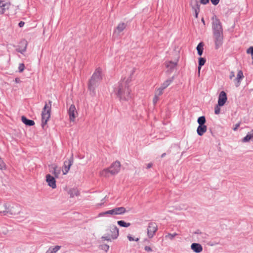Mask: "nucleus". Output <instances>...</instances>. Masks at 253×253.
<instances>
[{"label": "nucleus", "mask_w": 253, "mask_h": 253, "mask_svg": "<svg viewBox=\"0 0 253 253\" xmlns=\"http://www.w3.org/2000/svg\"><path fill=\"white\" fill-rule=\"evenodd\" d=\"M101 74V69L100 68H97L89 81L88 88L90 94L92 96L95 95V88L98 85L99 83L102 79Z\"/></svg>", "instance_id": "obj_2"}, {"label": "nucleus", "mask_w": 253, "mask_h": 253, "mask_svg": "<svg viewBox=\"0 0 253 253\" xmlns=\"http://www.w3.org/2000/svg\"><path fill=\"white\" fill-rule=\"evenodd\" d=\"M126 27V25L125 23H121L118 24L116 28V30L118 32V33H120L125 29Z\"/></svg>", "instance_id": "obj_25"}, {"label": "nucleus", "mask_w": 253, "mask_h": 253, "mask_svg": "<svg viewBox=\"0 0 253 253\" xmlns=\"http://www.w3.org/2000/svg\"><path fill=\"white\" fill-rule=\"evenodd\" d=\"M68 194L71 198H73L75 196H78L80 195V192L77 188H73L69 190Z\"/></svg>", "instance_id": "obj_22"}, {"label": "nucleus", "mask_w": 253, "mask_h": 253, "mask_svg": "<svg viewBox=\"0 0 253 253\" xmlns=\"http://www.w3.org/2000/svg\"><path fill=\"white\" fill-rule=\"evenodd\" d=\"M159 99V96H157V94H155V96L153 99V102L154 104L156 103Z\"/></svg>", "instance_id": "obj_42"}, {"label": "nucleus", "mask_w": 253, "mask_h": 253, "mask_svg": "<svg viewBox=\"0 0 253 253\" xmlns=\"http://www.w3.org/2000/svg\"><path fill=\"white\" fill-rule=\"evenodd\" d=\"M166 155V154L165 153H163L161 155L162 158H164Z\"/></svg>", "instance_id": "obj_51"}, {"label": "nucleus", "mask_w": 253, "mask_h": 253, "mask_svg": "<svg viewBox=\"0 0 253 253\" xmlns=\"http://www.w3.org/2000/svg\"><path fill=\"white\" fill-rule=\"evenodd\" d=\"M179 56L175 59L174 61H169L165 62L166 67L168 68V71L172 72L176 67L178 61Z\"/></svg>", "instance_id": "obj_11"}, {"label": "nucleus", "mask_w": 253, "mask_h": 253, "mask_svg": "<svg viewBox=\"0 0 253 253\" xmlns=\"http://www.w3.org/2000/svg\"><path fill=\"white\" fill-rule=\"evenodd\" d=\"M110 169H105L100 171V175L102 176L107 177L108 176V173H110Z\"/></svg>", "instance_id": "obj_31"}, {"label": "nucleus", "mask_w": 253, "mask_h": 253, "mask_svg": "<svg viewBox=\"0 0 253 253\" xmlns=\"http://www.w3.org/2000/svg\"><path fill=\"white\" fill-rule=\"evenodd\" d=\"M5 167V165L3 162V160L0 158V169H2L3 168H4Z\"/></svg>", "instance_id": "obj_39"}, {"label": "nucleus", "mask_w": 253, "mask_h": 253, "mask_svg": "<svg viewBox=\"0 0 253 253\" xmlns=\"http://www.w3.org/2000/svg\"><path fill=\"white\" fill-rule=\"evenodd\" d=\"M77 112L74 105H71L68 110V115L71 122H74Z\"/></svg>", "instance_id": "obj_13"}, {"label": "nucleus", "mask_w": 253, "mask_h": 253, "mask_svg": "<svg viewBox=\"0 0 253 253\" xmlns=\"http://www.w3.org/2000/svg\"><path fill=\"white\" fill-rule=\"evenodd\" d=\"M1 207H4V210H0V213L6 215L8 214L16 215L18 214L21 211V208L19 205L13 204L12 206L1 205Z\"/></svg>", "instance_id": "obj_4"}, {"label": "nucleus", "mask_w": 253, "mask_h": 253, "mask_svg": "<svg viewBox=\"0 0 253 253\" xmlns=\"http://www.w3.org/2000/svg\"><path fill=\"white\" fill-rule=\"evenodd\" d=\"M10 4L9 2H6L0 0V14H3L6 10H8L9 8Z\"/></svg>", "instance_id": "obj_16"}, {"label": "nucleus", "mask_w": 253, "mask_h": 253, "mask_svg": "<svg viewBox=\"0 0 253 253\" xmlns=\"http://www.w3.org/2000/svg\"><path fill=\"white\" fill-rule=\"evenodd\" d=\"M197 15H198V13H197V12L196 11V14H195V16L196 17H197Z\"/></svg>", "instance_id": "obj_53"}, {"label": "nucleus", "mask_w": 253, "mask_h": 253, "mask_svg": "<svg viewBox=\"0 0 253 253\" xmlns=\"http://www.w3.org/2000/svg\"><path fill=\"white\" fill-rule=\"evenodd\" d=\"M215 39V44L216 48H218L222 44L223 42V33L213 34Z\"/></svg>", "instance_id": "obj_12"}, {"label": "nucleus", "mask_w": 253, "mask_h": 253, "mask_svg": "<svg viewBox=\"0 0 253 253\" xmlns=\"http://www.w3.org/2000/svg\"><path fill=\"white\" fill-rule=\"evenodd\" d=\"M117 223L120 226L124 227H128L130 225V223H127L124 220H119Z\"/></svg>", "instance_id": "obj_27"}, {"label": "nucleus", "mask_w": 253, "mask_h": 253, "mask_svg": "<svg viewBox=\"0 0 253 253\" xmlns=\"http://www.w3.org/2000/svg\"><path fill=\"white\" fill-rule=\"evenodd\" d=\"M247 53H251L253 59V47L251 46L247 50Z\"/></svg>", "instance_id": "obj_37"}, {"label": "nucleus", "mask_w": 253, "mask_h": 253, "mask_svg": "<svg viewBox=\"0 0 253 253\" xmlns=\"http://www.w3.org/2000/svg\"><path fill=\"white\" fill-rule=\"evenodd\" d=\"M26 50V45L24 47V49L20 51V53H23V52L25 51Z\"/></svg>", "instance_id": "obj_50"}, {"label": "nucleus", "mask_w": 253, "mask_h": 253, "mask_svg": "<svg viewBox=\"0 0 253 253\" xmlns=\"http://www.w3.org/2000/svg\"><path fill=\"white\" fill-rule=\"evenodd\" d=\"M73 161L74 158L73 154H72L71 157L69 159L64 161L62 169L63 174H66L68 172L70 167L73 164Z\"/></svg>", "instance_id": "obj_8"}, {"label": "nucleus", "mask_w": 253, "mask_h": 253, "mask_svg": "<svg viewBox=\"0 0 253 253\" xmlns=\"http://www.w3.org/2000/svg\"><path fill=\"white\" fill-rule=\"evenodd\" d=\"M119 235L118 228L115 225H111L109 228L106 230V233L104 235L101 239L108 241H111L112 240L116 239Z\"/></svg>", "instance_id": "obj_3"}, {"label": "nucleus", "mask_w": 253, "mask_h": 253, "mask_svg": "<svg viewBox=\"0 0 253 253\" xmlns=\"http://www.w3.org/2000/svg\"><path fill=\"white\" fill-rule=\"evenodd\" d=\"M206 62V60L205 58L200 57L199 59V67H198V71L199 73H200V71L201 70V67L205 64Z\"/></svg>", "instance_id": "obj_30"}, {"label": "nucleus", "mask_w": 253, "mask_h": 253, "mask_svg": "<svg viewBox=\"0 0 253 253\" xmlns=\"http://www.w3.org/2000/svg\"><path fill=\"white\" fill-rule=\"evenodd\" d=\"M234 77H235L234 72H233V71L231 72H230V76H229L230 79V80H233Z\"/></svg>", "instance_id": "obj_43"}, {"label": "nucleus", "mask_w": 253, "mask_h": 253, "mask_svg": "<svg viewBox=\"0 0 253 253\" xmlns=\"http://www.w3.org/2000/svg\"><path fill=\"white\" fill-rule=\"evenodd\" d=\"M134 72V70L132 69L131 71L129 77L126 80L125 78L121 80L114 88V92L121 101L128 100L131 98L129 83L131 81V76Z\"/></svg>", "instance_id": "obj_1"}, {"label": "nucleus", "mask_w": 253, "mask_h": 253, "mask_svg": "<svg viewBox=\"0 0 253 253\" xmlns=\"http://www.w3.org/2000/svg\"><path fill=\"white\" fill-rule=\"evenodd\" d=\"M244 76L243 72L239 70L238 71L237 77L233 79L235 85L236 87H238L241 84V81L244 78Z\"/></svg>", "instance_id": "obj_17"}, {"label": "nucleus", "mask_w": 253, "mask_h": 253, "mask_svg": "<svg viewBox=\"0 0 253 253\" xmlns=\"http://www.w3.org/2000/svg\"><path fill=\"white\" fill-rule=\"evenodd\" d=\"M16 81L18 82L17 79H16Z\"/></svg>", "instance_id": "obj_57"}, {"label": "nucleus", "mask_w": 253, "mask_h": 253, "mask_svg": "<svg viewBox=\"0 0 253 253\" xmlns=\"http://www.w3.org/2000/svg\"><path fill=\"white\" fill-rule=\"evenodd\" d=\"M49 171L54 175V177L58 178L60 174V168L58 167L55 164H52L49 165Z\"/></svg>", "instance_id": "obj_9"}, {"label": "nucleus", "mask_w": 253, "mask_h": 253, "mask_svg": "<svg viewBox=\"0 0 253 253\" xmlns=\"http://www.w3.org/2000/svg\"><path fill=\"white\" fill-rule=\"evenodd\" d=\"M202 22H203V23H204V19H203V18L202 19Z\"/></svg>", "instance_id": "obj_55"}, {"label": "nucleus", "mask_w": 253, "mask_h": 253, "mask_svg": "<svg viewBox=\"0 0 253 253\" xmlns=\"http://www.w3.org/2000/svg\"><path fill=\"white\" fill-rule=\"evenodd\" d=\"M206 122V119L204 116H201L199 117L198 119V123L199 124V126L204 125V124Z\"/></svg>", "instance_id": "obj_32"}, {"label": "nucleus", "mask_w": 253, "mask_h": 253, "mask_svg": "<svg viewBox=\"0 0 253 253\" xmlns=\"http://www.w3.org/2000/svg\"><path fill=\"white\" fill-rule=\"evenodd\" d=\"M157 230L158 226L155 222H149L147 229L148 237L150 239L152 238L155 235Z\"/></svg>", "instance_id": "obj_7"}, {"label": "nucleus", "mask_w": 253, "mask_h": 253, "mask_svg": "<svg viewBox=\"0 0 253 253\" xmlns=\"http://www.w3.org/2000/svg\"><path fill=\"white\" fill-rule=\"evenodd\" d=\"M227 97L226 93L224 91H221L218 99V106H223L227 101Z\"/></svg>", "instance_id": "obj_14"}, {"label": "nucleus", "mask_w": 253, "mask_h": 253, "mask_svg": "<svg viewBox=\"0 0 253 253\" xmlns=\"http://www.w3.org/2000/svg\"><path fill=\"white\" fill-rule=\"evenodd\" d=\"M107 214H109V215H114L113 210L112 209L111 210H109V211H106L101 212L99 213L98 216H103Z\"/></svg>", "instance_id": "obj_28"}, {"label": "nucleus", "mask_w": 253, "mask_h": 253, "mask_svg": "<svg viewBox=\"0 0 253 253\" xmlns=\"http://www.w3.org/2000/svg\"><path fill=\"white\" fill-rule=\"evenodd\" d=\"M173 79V77L171 79H168L166 80L161 86V87L164 89H165L167 87H168L170 83L172 82Z\"/></svg>", "instance_id": "obj_24"}, {"label": "nucleus", "mask_w": 253, "mask_h": 253, "mask_svg": "<svg viewBox=\"0 0 253 253\" xmlns=\"http://www.w3.org/2000/svg\"><path fill=\"white\" fill-rule=\"evenodd\" d=\"M203 46H204V44L203 43V42H200L199 43V44L198 45V46L197 47V50L198 51V53L200 56L203 53Z\"/></svg>", "instance_id": "obj_29"}, {"label": "nucleus", "mask_w": 253, "mask_h": 253, "mask_svg": "<svg viewBox=\"0 0 253 253\" xmlns=\"http://www.w3.org/2000/svg\"><path fill=\"white\" fill-rule=\"evenodd\" d=\"M202 4H206L209 2V0H200Z\"/></svg>", "instance_id": "obj_45"}, {"label": "nucleus", "mask_w": 253, "mask_h": 253, "mask_svg": "<svg viewBox=\"0 0 253 253\" xmlns=\"http://www.w3.org/2000/svg\"><path fill=\"white\" fill-rule=\"evenodd\" d=\"M60 248L61 247L59 246H56L53 248H50L46 251V253H56V252L60 249Z\"/></svg>", "instance_id": "obj_26"}, {"label": "nucleus", "mask_w": 253, "mask_h": 253, "mask_svg": "<svg viewBox=\"0 0 253 253\" xmlns=\"http://www.w3.org/2000/svg\"><path fill=\"white\" fill-rule=\"evenodd\" d=\"M24 69H25V65H24V64L23 63H20L19 65V67H18L19 72L20 73L24 71Z\"/></svg>", "instance_id": "obj_36"}, {"label": "nucleus", "mask_w": 253, "mask_h": 253, "mask_svg": "<svg viewBox=\"0 0 253 253\" xmlns=\"http://www.w3.org/2000/svg\"><path fill=\"white\" fill-rule=\"evenodd\" d=\"M176 235H177L176 233H173V234L169 233L168 235H166L165 237L167 239L172 240L174 238V237Z\"/></svg>", "instance_id": "obj_33"}, {"label": "nucleus", "mask_w": 253, "mask_h": 253, "mask_svg": "<svg viewBox=\"0 0 253 253\" xmlns=\"http://www.w3.org/2000/svg\"><path fill=\"white\" fill-rule=\"evenodd\" d=\"M51 100L48 101V103H46L42 109V127H43L45 125L50 117V113L51 109Z\"/></svg>", "instance_id": "obj_5"}, {"label": "nucleus", "mask_w": 253, "mask_h": 253, "mask_svg": "<svg viewBox=\"0 0 253 253\" xmlns=\"http://www.w3.org/2000/svg\"><path fill=\"white\" fill-rule=\"evenodd\" d=\"M250 141H253V129L249 132L247 135L244 137L242 140V141L244 143L248 142Z\"/></svg>", "instance_id": "obj_19"}, {"label": "nucleus", "mask_w": 253, "mask_h": 253, "mask_svg": "<svg viewBox=\"0 0 253 253\" xmlns=\"http://www.w3.org/2000/svg\"><path fill=\"white\" fill-rule=\"evenodd\" d=\"M1 205H7V204H0V210L4 211V207H1Z\"/></svg>", "instance_id": "obj_48"}, {"label": "nucleus", "mask_w": 253, "mask_h": 253, "mask_svg": "<svg viewBox=\"0 0 253 253\" xmlns=\"http://www.w3.org/2000/svg\"><path fill=\"white\" fill-rule=\"evenodd\" d=\"M127 238L129 241H133L134 240V238H133L130 234H128Z\"/></svg>", "instance_id": "obj_44"}, {"label": "nucleus", "mask_w": 253, "mask_h": 253, "mask_svg": "<svg viewBox=\"0 0 253 253\" xmlns=\"http://www.w3.org/2000/svg\"><path fill=\"white\" fill-rule=\"evenodd\" d=\"M139 240V239L138 238H136L134 239V241H136V242H137V241H138Z\"/></svg>", "instance_id": "obj_52"}, {"label": "nucleus", "mask_w": 253, "mask_h": 253, "mask_svg": "<svg viewBox=\"0 0 253 253\" xmlns=\"http://www.w3.org/2000/svg\"><path fill=\"white\" fill-rule=\"evenodd\" d=\"M16 81L18 82L17 79H16Z\"/></svg>", "instance_id": "obj_56"}, {"label": "nucleus", "mask_w": 253, "mask_h": 253, "mask_svg": "<svg viewBox=\"0 0 253 253\" xmlns=\"http://www.w3.org/2000/svg\"><path fill=\"white\" fill-rule=\"evenodd\" d=\"M191 249L196 253H200L203 251L202 246L198 243H193L191 245Z\"/></svg>", "instance_id": "obj_18"}, {"label": "nucleus", "mask_w": 253, "mask_h": 253, "mask_svg": "<svg viewBox=\"0 0 253 253\" xmlns=\"http://www.w3.org/2000/svg\"><path fill=\"white\" fill-rule=\"evenodd\" d=\"M144 241H148V240L146 239L144 240Z\"/></svg>", "instance_id": "obj_54"}, {"label": "nucleus", "mask_w": 253, "mask_h": 253, "mask_svg": "<svg viewBox=\"0 0 253 253\" xmlns=\"http://www.w3.org/2000/svg\"><path fill=\"white\" fill-rule=\"evenodd\" d=\"M25 24V23L23 21H20L18 23V26L19 27H23Z\"/></svg>", "instance_id": "obj_46"}, {"label": "nucleus", "mask_w": 253, "mask_h": 253, "mask_svg": "<svg viewBox=\"0 0 253 253\" xmlns=\"http://www.w3.org/2000/svg\"><path fill=\"white\" fill-rule=\"evenodd\" d=\"M152 163H149L147 165V169H150L152 167Z\"/></svg>", "instance_id": "obj_49"}, {"label": "nucleus", "mask_w": 253, "mask_h": 253, "mask_svg": "<svg viewBox=\"0 0 253 253\" xmlns=\"http://www.w3.org/2000/svg\"><path fill=\"white\" fill-rule=\"evenodd\" d=\"M21 120L23 123L28 126H33L35 125V122L32 120L27 119L26 117L23 116L21 117Z\"/></svg>", "instance_id": "obj_21"}, {"label": "nucleus", "mask_w": 253, "mask_h": 253, "mask_svg": "<svg viewBox=\"0 0 253 253\" xmlns=\"http://www.w3.org/2000/svg\"><path fill=\"white\" fill-rule=\"evenodd\" d=\"M121 164L120 162L117 161L113 163L109 168L110 173L112 175L117 174L120 170Z\"/></svg>", "instance_id": "obj_10"}, {"label": "nucleus", "mask_w": 253, "mask_h": 253, "mask_svg": "<svg viewBox=\"0 0 253 253\" xmlns=\"http://www.w3.org/2000/svg\"><path fill=\"white\" fill-rule=\"evenodd\" d=\"M100 249L107 252L109 249V246L107 244H104L100 246Z\"/></svg>", "instance_id": "obj_35"}, {"label": "nucleus", "mask_w": 253, "mask_h": 253, "mask_svg": "<svg viewBox=\"0 0 253 253\" xmlns=\"http://www.w3.org/2000/svg\"><path fill=\"white\" fill-rule=\"evenodd\" d=\"M46 181L48 185L53 189L56 187V180L55 177L48 174L46 175Z\"/></svg>", "instance_id": "obj_15"}, {"label": "nucleus", "mask_w": 253, "mask_h": 253, "mask_svg": "<svg viewBox=\"0 0 253 253\" xmlns=\"http://www.w3.org/2000/svg\"><path fill=\"white\" fill-rule=\"evenodd\" d=\"M212 28L213 34L222 33V28L219 20L216 16H213L212 18Z\"/></svg>", "instance_id": "obj_6"}, {"label": "nucleus", "mask_w": 253, "mask_h": 253, "mask_svg": "<svg viewBox=\"0 0 253 253\" xmlns=\"http://www.w3.org/2000/svg\"><path fill=\"white\" fill-rule=\"evenodd\" d=\"M207 129V127L206 126H205V125L199 126L197 128V133L199 135L202 136L204 134V133L205 132H206Z\"/></svg>", "instance_id": "obj_23"}, {"label": "nucleus", "mask_w": 253, "mask_h": 253, "mask_svg": "<svg viewBox=\"0 0 253 253\" xmlns=\"http://www.w3.org/2000/svg\"><path fill=\"white\" fill-rule=\"evenodd\" d=\"M211 3L213 4V5H217L219 2V0H211Z\"/></svg>", "instance_id": "obj_41"}, {"label": "nucleus", "mask_w": 253, "mask_h": 253, "mask_svg": "<svg viewBox=\"0 0 253 253\" xmlns=\"http://www.w3.org/2000/svg\"><path fill=\"white\" fill-rule=\"evenodd\" d=\"M144 250L145 251L147 252H152V248L149 247V246H145L144 247Z\"/></svg>", "instance_id": "obj_40"}, {"label": "nucleus", "mask_w": 253, "mask_h": 253, "mask_svg": "<svg viewBox=\"0 0 253 253\" xmlns=\"http://www.w3.org/2000/svg\"><path fill=\"white\" fill-rule=\"evenodd\" d=\"M239 126H240L239 123L236 124L235 127L233 128V130L234 131L238 129V128L239 127Z\"/></svg>", "instance_id": "obj_47"}, {"label": "nucleus", "mask_w": 253, "mask_h": 253, "mask_svg": "<svg viewBox=\"0 0 253 253\" xmlns=\"http://www.w3.org/2000/svg\"><path fill=\"white\" fill-rule=\"evenodd\" d=\"M164 89L160 87L158 89L156 94H157V96H160L163 94V90Z\"/></svg>", "instance_id": "obj_38"}, {"label": "nucleus", "mask_w": 253, "mask_h": 253, "mask_svg": "<svg viewBox=\"0 0 253 253\" xmlns=\"http://www.w3.org/2000/svg\"><path fill=\"white\" fill-rule=\"evenodd\" d=\"M221 106H218V104L217 103V104L215 106V108H214V113L215 114H219L220 112V107Z\"/></svg>", "instance_id": "obj_34"}, {"label": "nucleus", "mask_w": 253, "mask_h": 253, "mask_svg": "<svg viewBox=\"0 0 253 253\" xmlns=\"http://www.w3.org/2000/svg\"><path fill=\"white\" fill-rule=\"evenodd\" d=\"M114 215L123 214L126 212V210L124 207H117L113 209Z\"/></svg>", "instance_id": "obj_20"}]
</instances>
